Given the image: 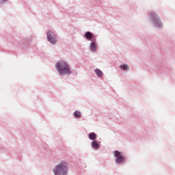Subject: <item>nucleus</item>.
Segmentation results:
<instances>
[{
  "label": "nucleus",
  "mask_w": 175,
  "mask_h": 175,
  "mask_svg": "<svg viewBox=\"0 0 175 175\" xmlns=\"http://www.w3.org/2000/svg\"><path fill=\"white\" fill-rule=\"evenodd\" d=\"M89 139H90V140L95 141L96 139V134H95V133H90L89 134Z\"/></svg>",
  "instance_id": "obj_8"
},
{
  "label": "nucleus",
  "mask_w": 175,
  "mask_h": 175,
  "mask_svg": "<svg viewBox=\"0 0 175 175\" xmlns=\"http://www.w3.org/2000/svg\"><path fill=\"white\" fill-rule=\"evenodd\" d=\"M120 69H122V70H128L129 69V66L128 64L120 65Z\"/></svg>",
  "instance_id": "obj_11"
},
{
  "label": "nucleus",
  "mask_w": 175,
  "mask_h": 175,
  "mask_svg": "<svg viewBox=\"0 0 175 175\" xmlns=\"http://www.w3.org/2000/svg\"><path fill=\"white\" fill-rule=\"evenodd\" d=\"M47 40L51 44H55L57 43V38L55 37V34L54 32L51 31V30L48 31L47 33Z\"/></svg>",
  "instance_id": "obj_5"
},
{
  "label": "nucleus",
  "mask_w": 175,
  "mask_h": 175,
  "mask_svg": "<svg viewBox=\"0 0 175 175\" xmlns=\"http://www.w3.org/2000/svg\"><path fill=\"white\" fill-rule=\"evenodd\" d=\"M74 116H75V117H77V118H79V117H81V112L79 111H76L74 113Z\"/></svg>",
  "instance_id": "obj_12"
},
{
  "label": "nucleus",
  "mask_w": 175,
  "mask_h": 175,
  "mask_svg": "<svg viewBox=\"0 0 175 175\" xmlns=\"http://www.w3.org/2000/svg\"><path fill=\"white\" fill-rule=\"evenodd\" d=\"M150 17L155 26L161 27L162 25L161 21H160L158 15L155 12H151Z\"/></svg>",
  "instance_id": "obj_4"
},
{
  "label": "nucleus",
  "mask_w": 175,
  "mask_h": 175,
  "mask_svg": "<svg viewBox=\"0 0 175 175\" xmlns=\"http://www.w3.org/2000/svg\"><path fill=\"white\" fill-rule=\"evenodd\" d=\"M85 38L88 40L92 39V33L88 31L85 33Z\"/></svg>",
  "instance_id": "obj_10"
},
{
  "label": "nucleus",
  "mask_w": 175,
  "mask_h": 175,
  "mask_svg": "<svg viewBox=\"0 0 175 175\" xmlns=\"http://www.w3.org/2000/svg\"><path fill=\"white\" fill-rule=\"evenodd\" d=\"M96 44L95 42H91L90 43V50L91 51H96Z\"/></svg>",
  "instance_id": "obj_7"
},
{
  "label": "nucleus",
  "mask_w": 175,
  "mask_h": 175,
  "mask_svg": "<svg viewBox=\"0 0 175 175\" xmlns=\"http://www.w3.org/2000/svg\"><path fill=\"white\" fill-rule=\"evenodd\" d=\"M91 146L92 148H94L95 150H98L99 148V144L96 141L92 142Z\"/></svg>",
  "instance_id": "obj_6"
},
{
  "label": "nucleus",
  "mask_w": 175,
  "mask_h": 175,
  "mask_svg": "<svg viewBox=\"0 0 175 175\" xmlns=\"http://www.w3.org/2000/svg\"><path fill=\"white\" fill-rule=\"evenodd\" d=\"M55 175H66L68 174V163L65 161H61L53 169Z\"/></svg>",
  "instance_id": "obj_2"
},
{
  "label": "nucleus",
  "mask_w": 175,
  "mask_h": 175,
  "mask_svg": "<svg viewBox=\"0 0 175 175\" xmlns=\"http://www.w3.org/2000/svg\"><path fill=\"white\" fill-rule=\"evenodd\" d=\"M3 1L5 2V1H8V0H3Z\"/></svg>",
  "instance_id": "obj_13"
},
{
  "label": "nucleus",
  "mask_w": 175,
  "mask_h": 175,
  "mask_svg": "<svg viewBox=\"0 0 175 175\" xmlns=\"http://www.w3.org/2000/svg\"><path fill=\"white\" fill-rule=\"evenodd\" d=\"M95 72H96V75L98 76V77H102V76H103V72H102V70L98 68L95 70Z\"/></svg>",
  "instance_id": "obj_9"
},
{
  "label": "nucleus",
  "mask_w": 175,
  "mask_h": 175,
  "mask_svg": "<svg viewBox=\"0 0 175 175\" xmlns=\"http://www.w3.org/2000/svg\"><path fill=\"white\" fill-rule=\"evenodd\" d=\"M114 157L116 158V163H122L125 161V157L124 154L119 151H115L113 152Z\"/></svg>",
  "instance_id": "obj_3"
},
{
  "label": "nucleus",
  "mask_w": 175,
  "mask_h": 175,
  "mask_svg": "<svg viewBox=\"0 0 175 175\" xmlns=\"http://www.w3.org/2000/svg\"><path fill=\"white\" fill-rule=\"evenodd\" d=\"M56 69L61 76H64V75H70V73H72L69 64H68L65 61H59L56 63Z\"/></svg>",
  "instance_id": "obj_1"
}]
</instances>
